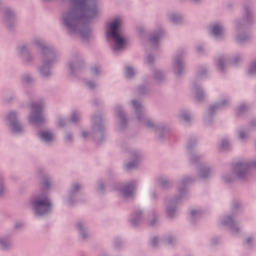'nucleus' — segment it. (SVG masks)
Wrapping results in <instances>:
<instances>
[{
	"label": "nucleus",
	"instance_id": "obj_13",
	"mask_svg": "<svg viewBox=\"0 0 256 256\" xmlns=\"http://www.w3.org/2000/svg\"><path fill=\"white\" fill-rule=\"evenodd\" d=\"M240 138H241V139H245V133H244V132H241V133H240Z\"/></svg>",
	"mask_w": 256,
	"mask_h": 256
},
{
	"label": "nucleus",
	"instance_id": "obj_23",
	"mask_svg": "<svg viewBox=\"0 0 256 256\" xmlns=\"http://www.w3.org/2000/svg\"><path fill=\"white\" fill-rule=\"evenodd\" d=\"M152 241H153V243H155V241H157V239H153Z\"/></svg>",
	"mask_w": 256,
	"mask_h": 256
},
{
	"label": "nucleus",
	"instance_id": "obj_8",
	"mask_svg": "<svg viewBox=\"0 0 256 256\" xmlns=\"http://www.w3.org/2000/svg\"><path fill=\"white\" fill-rule=\"evenodd\" d=\"M212 33L215 35V37H219V35L223 34V27L219 25H214L212 28Z\"/></svg>",
	"mask_w": 256,
	"mask_h": 256
},
{
	"label": "nucleus",
	"instance_id": "obj_26",
	"mask_svg": "<svg viewBox=\"0 0 256 256\" xmlns=\"http://www.w3.org/2000/svg\"><path fill=\"white\" fill-rule=\"evenodd\" d=\"M59 125H60V127L63 126V124L61 122L59 123Z\"/></svg>",
	"mask_w": 256,
	"mask_h": 256
},
{
	"label": "nucleus",
	"instance_id": "obj_24",
	"mask_svg": "<svg viewBox=\"0 0 256 256\" xmlns=\"http://www.w3.org/2000/svg\"><path fill=\"white\" fill-rule=\"evenodd\" d=\"M251 241V239H247V243H249Z\"/></svg>",
	"mask_w": 256,
	"mask_h": 256
},
{
	"label": "nucleus",
	"instance_id": "obj_6",
	"mask_svg": "<svg viewBox=\"0 0 256 256\" xmlns=\"http://www.w3.org/2000/svg\"><path fill=\"white\" fill-rule=\"evenodd\" d=\"M64 25L71 27V24L75 21V12H70L64 15L63 17Z\"/></svg>",
	"mask_w": 256,
	"mask_h": 256
},
{
	"label": "nucleus",
	"instance_id": "obj_18",
	"mask_svg": "<svg viewBox=\"0 0 256 256\" xmlns=\"http://www.w3.org/2000/svg\"><path fill=\"white\" fill-rule=\"evenodd\" d=\"M184 121H189V117L188 116H184Z\"/></svg>",
	"mask_w": 256,
	"mask_h": 256
},
{
	"label": "nucleus",
	"instance_id": "obj_9",
	"mask_svg": "<svg viewBox=\"0 0 256 256\" xmlns=\"http://www.w3.org/2000/svg\"><path fill=\"white\" fill-rule=\"evenodd\" d=\"M133 75H135V71L133 70V68H126V77H133Z\"/></svg>",
	"mask_w": 256,
	"mask_h": 256
},
{
	"label": "nucleus",
	"instance_id": "obj_3",
	"mask_svg": "<svg viewBox=\"0 0 256 256\" xmlns=\"http://www.w3.org/2000/svg\"><path fill=\"white\" fill-rule=\"evenodd\" d=\"M34 211L36 215H45V213H49L51 211V202L47 197L38 198L34 202Z\"/></svg>",
	"mask_w": 256,
	"mask_h": 256
},
{
	"label": "nucleus",
	"instance_id": "obj_20",
	"mask_svg": "<svg viewBox=\"0 0 256 256\" xmlns=\"http://www.w3.org/2000/svg\"><path fill=\"white\" fill-rule=\"evenodd\" d=\"M195 213H196L195 210L191 211V215H195Z\"/></svg>",
	"mask_w": 256,
	"mask_h": 256
},
{
	"label": "nucleus",
	"instance_id": "obj_15",
	"mask_svg": "<svg viewBox=\"0 0 256 256\" xmlns=\"http://www.w3.org/2000/svg\"><path fill=\"white\" fill-rule=\"evenodd\" d=\"M88 87H90V89H93V87H94V85H93V83H88Z\"/></svg>",
	"mask_w": 256,
	"mask_h": 256
},
{
	"label": "nucleus",
	"instance_id": "obj_7",
	"mask_svg": "<svg viewBox=\"0 0 256 256\" xmlns=\"http://www.w3.org/2000/svg\"><path fill=\"white\" fill-rule=\"evenodd\" d=\"M40 138L42 139V141H53V134L49 131H44L42 133H40Z\"/></svg>",
	"mask_w": 256,
	"mask_h": 256
},
{
	"label": "nucleus",
	"instance_id": "obj_21",
	"mask_svg": "<svg viewBox=\"0 0 256 256\" xmlns=\"http://www.w3.org/2000/svg\"><path fill=\"white\" fill-rule=\"evenodd\" d=\"M83 137H87V133H83Z\"/></svg>",
	"mask_w": 256,
	"mask_h": 256
},
{
	"label": "nucleus",
	"instance_id": "obj_2",
	"mask_svg": "<svg viewBox=\"0 0 256 256\" xmlns=\"http://www.w3.org/2000/svg\"><path fill=\"white\" fill-rule=\"evenodd\" d=\"M74 5L77 11L84 17H95L97 13L95 0H74Z\"/></svg>",
	"mask_w": 256,
	"mask_h": 256
},
{
	"label": "nucleus",
	"instance_id": "obj_22",
	"mask_svg": "<svg viewBox=\"0 0 256 256\" xmlns=\"http://www.w3.org/2000/svg\"><path fill=\"white\" fill-rule=\"evenodd\" d=\"M93 72H94V73H97V70H96V69H93Z\"/></svg>",
	"mask_w": 256,
	"mask_h": 256
},
{
	"label": "nucleus",
	"instance_id": "obj_1",
	"mask_svg": "<svg viewBox=\"0 0 256 256\" xmlns=\"http://www.w3.org/2000/svg\"><path fill=\"white\" fill-rule=\"evenodd\" d=\"M122 21L119 18H116L114 21L110 22L107 27V37H111L116 43L114 51H119L125 45V38L119 34V28L121 27Z\"/></svg>",
	"mask_w": 256,
	"mask_h": 256
},
{
	"label": "nucleus",
	"instance_id": "obj_11",
	"mask_svg": "<svg viewBox=\"0 0 256 256\" xmlns=\"http://www.w3.org/2000/svg\"><path fill=\"white\" fill-rule=\"evenodd\" d=\"M132 105H133V107H135V109H137V107H139V102L132 101Z\"/></svg>",
	"mask_w": 256,
	"mask_h": 256
},
{
	"label": "nucleus",
	"instance_id": "obj_19",
	"mask_svg": "<svg viewBox=\"0 0 256 256\" xmlns=\"http://www.w3.org/2000/svg\"><path fill=\"white\" fill-rule=\"evenodd\" d=\"M0 245H1V247H4V245H5L2 240H0Z\"/></svg>",
	"mask_w": 256,
	"mask_h": 256
},
{
	"label": "nucleus",
	"instance_id": "obj_10",
	"mask_svg": "<svg viewBox=\"0 0 256 256\" xmlns=\"http://www.w3.org/2000/svg\"><path fill=\"white\" fill-rule=\"evenodd\" d=\"M130 193H133V188H129V186H126L123 190V194L125 195V197H129Z\"/></svg>",
	"mask_w": 256,
	"mask_h": 256
},
{
	"label": "nucleus",
	"instance_id": "obj_25",
	"mask_svg": "<svg viewBox=\"0 0 256 256\" xmlns=\"http://www.w3.org/2000/svg\"><path fill=\"white\" fill-rule=\"evenodd\" d=\"M240 111H243V107H240Z\"/></svg>",
	"mask_w": 256,
	"mask_h": 256
},
{
	"label": "nucleus",
	"instance_id": "obj_16",
	"mask_svg": "<svg viewBox=\"0 0 256 256\" xmlns=\"http://www.w3.org/2000/svg\"><path fill=\"white\" fill-rule=\"evenodd\" d=\"M75 117H77V114H74L72 117V121H77V119H75Z\"/></svg>",
	"mask_w": 256,
	"mask_h": 256
},
{
	"label": "nucleus",
	"instance_id": "obj_27",
	"mask_svg": "<svg viewBox=\"0 0 256 256\" xmlns=\"http://www.w3.org/2000/svg\"><path fill=\"white\" fill-rule=\"evenodd\" d=\"M129 167H131V166L128 165V168H129Z\"/></svg>",
	"mask_w": 256,
	"mask_h": 256
},
{
	"label": "nucleus",
	"instance_id": "obj_4",
	"mask_svg": "<svg viewBox=\"0 0 256 256\" xmlns=\"http://www.w3.org/2000/svg\"><path fill=\"white\" fill-rule=\"evenodd\" d=\"M41 109H43V106H41V104H32V114L30 116L31 123H43L44 118L43 114L41 113Z\"/></svg>",
	"mask_w": 256,
	"mask_h": 256
},
{
	"label": "nucleus",
	"instance_id": "obj_12",
	"mask_svg": "<svg viewBox=\"0 0 256 256\" xmlns=\"http://www.w3.org/2000/svg\"><path fill=\"white\" fill-rule=\"evenodd\" d=\"M256 72V64H253L251 67V73H255Z\"/></svg>",
	"mask_w": 256,
	"mask_h": 256
},
{
	"label": "nucleus",
	"instance_id": "obj_5",
	"mask_svg": "<svg viewBox=\"0 0 256 256\" xmlns=\"http://www.w3.org/2000/svg\"><path fill=\"white\" fill-rule=\"evenodd\" d=\"M8 121L11 123V129L13 131V133H19V131H21V125H19V122H17V115L15 114V112H11L8 117H7Z\"/></svg>",
	"mask_w": 256,
	"mask_h": 256
},
{
	"label": "nucleus",
	"instance_id": "obj_14",
	"mask_svg": "<svg viewBox=\"0 0 256 256\" xmlns=\"http://www.w3.org/2000/svg\"><path fill=\"white\" fill-rule=\"evenodd\" d=\"M167 213H168L169 217H171V214L173 213V210L169 209V210L167 211Z\"/></svg>",
	"mask_w": 256,
	"mask_h": 256
},
{
	"label": "nucleus",
	"instance_id": "obj_17",
	"mask_svg": "<svg viewBox=\"0 0 256 256\" xmlns=\"http://www.w3.org/2000/svg\"><path fill=\"white\" fill-rule=\"evenodd\" d=\"M79 189V185H74V191H77Z\"/></svg>",
	"mask_w": 256,
	"mask_h": 256
}]
</instances>
